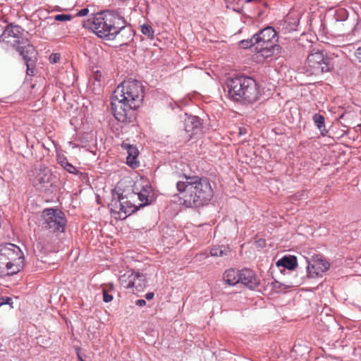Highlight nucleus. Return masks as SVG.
<instances>
[{
  "instance_id": "1",
  "label": "nucleus",
  "mask_w": 361,
  "mask_h": 361,
  "mask_svg": "<svg viewBox=\"0 0 361 361\" xmlns=\"http://www.w3.org/2000/svg\"><path fill=\"white\" fill-rule=\"evenodd\" d=\"M144 87L141 82L128 79L124 80L114 90L111 98V110L116 120L131 123L135 118V110L142 104Z\"/></svg>"
},
{
  "instance_id": "2",
  "label": "nucleus",
  "mask_w": 361,
  "mask_h": 361,
  "mask_svg": "<svg viewBox=\"0 0 361 361\" xmlns=\"http://www.w3.org/2000/svg\"><path fill=\"white\" fill-rule=\"evenodd\" d=\"M127 22L122 14L114 10H106L92 14L82 25L91 30L99 37L108 40H114L118 36L122 44L127 42L133 36V30L126 27Z\"/></svg>"
},
{
  "instance_id": "3",
  "label": "nucleus",
  "mask_w": 361,
  "mask_h": 361,
  "mask_svg": "<svg viewBox=\"0 0 361 361\" xmlns=\"http://www.w3.org/2000/svg\"><path fill=\"white\" fill-rule=\"evenodd\" d=\"M180 204L187 207H198L209 202L213 197L209 181L198 176H185L176 183Z\"/></svg>"
},
{
  "instance_id": "4",
  "label": "nucleus",
  "mask_w": 361,
  "mask_h": 361,
  "mask_svg": "<svg viewBox=\"0 0 361 361\" xmlns=\"http://www.w3.org/2000/svg\"><path fill=\"white\" fill-rule=\"evenodd\" d=\"M228 95L235 101L247 103L256 102L259 97L256 81L247 76L239 75L228 81Z\"/></svg>"
},
{
  "instance_id": "5",
  "label": "nucleus",
  "mask_w": 361,
  "mask_h": 361,
  "mask_svg": "<svg viewBox=\"0 0 361 361\" xmlns=\"http://www.w3.org/2000/svg\"><path fill=\"white\" fill-rule=\"evenodd\" d=\"M24 262V255L19 247L12 243L0 245V277L18 273Z\"/></svg>"
},
{
  "instance_id": "6",
  "label": "nucleus",
  "mask_w": 361,
  "mask_h": 361,
  "mask_svg": "<svg viewBox=\"0 0 361 361\" xmlns=\"http://www.w3.org/2000/svg\"><path fill=\"white\" fill-rule=\"evenodd\" d=\"M334 69L333 59L324 51H312L303 67L304 73L309 76H320Z\"/></svg>"
},
{
  "instance_id": "7",
  "label": "nucleus",
  "mask_w": 361,
  "mask_h": 361,
  "mask_svg": "<svg viewBox=\"0 0 361 361\" xmlns=\"http://www.w3.org/2000/svg\"><path fill=\"white\" fill-rule=\"evenodd\" d=\"M135 198V192L129 196L118 195V198L114 197L109 204L111 213L115 219H125L128 215L136 212L139 205L132 202Z\"/></svg>"
},
{
  "instance_id": "8",
  "label": "nucleus",
  "mask_w": 361,
  "mask_h": 361,
  "mask_svg": "<svg viewBox=\"0 0 361 361\" xmlns=\"http://www.w3.org/2000/svg\"><path fill=\"white\" fill-rule=\"evenodd\" d=\"M42 217L44 221L42 228L51 233L63 232L66 220L64 214L54 209H47L43 211Z\"/></svg>"
},
{
  "instance_id": "9",
  "label": "nucleus",
  "mask_w": 361,
  "mask_h": 361,
  "mask_svg": "<svg viewBox=\"0 0 361 361\" xmlns=\"http://www.w3.org/2000/svg\"><path fill=\"white\" fill-rule=\"evenodd\" d=\"M307 264V277L315 279L322 277V274L329 268V264L322 256H312L311 259H305Z\"/></svg>"
},
{
  "instance_id": "10",
  "label": "nucleus",
  "mask_w": 361,
  "mask_h": 361,
  "mask_svg": "<svg viewBox=\"0 0 361 361\" xmlns=\"http://www.w3.org/2000/svg\"><path fill=\"white\" fill-rule=\"evenodd\" d=\"M24 30L19 25L10 24L6 26L3 33L0 35V41L11 44L13 47L25 44L27 42V39H24Z\"/></svg>"
},
{
  "instance_id": "11",
  "label": "nucleus",
  "mask_w": 361,
  "mask_h": 361,
  "mask_svg": "<svg viewBox=\"0 0 361 361\" xmlns=\"http://www.w3.org/2000/svg\"><path fill=\"white\" fill-rule=\"evenodd\" d=\"M53 179L51 170L48 167L41 166L36 169L33 185L39 190L47 191L52 186Z\"/></svg>"
},
{
  "instance_id": "12",
  "label": "nucleus",
  "mask_w": 361,
  "mask_h": 361,
  "mask_svg": "<svg viewBox=\"0 0 361 361\" xmlns=\"http://www.w3.org/2000/svg\"><path fill=\"white\" fill-rule=\"evenodd\" d=\"M277 42L276 32L271 27H267L256 33L250 39V46H272Z\"/></svg>"
},
{
  "instance_id": "13",
  "label": "nucleus",
  "mask_w": 361,
  "mask_h": 361,
  "mask_svg": "<svg viewBox=\"0 0 361 361\" xmlns=\"http://www.w3.org/2000/svg\"><path fill=\"white\" fill-rule=\"evenodd\" d=\"M240 283L251 290L255 289L260 283L259 279L255 272L249 269L240 271Z\"/></svg>"
},
{
  "instance_id": "14",
  "label": "nucleus",
  "mask_w": 361,
  "mask_h": 361,
  "mask_svg": "<svg viewBox=\"0 0 361 361\" xmlns=\"http://www.w3.org/2000/svg\"><path fill=\"white\" fill-rule=\"evenodd\" d=\"M139 190L137 185L134 186L133 192H135V197L137 196L138 200L141 202L139 204L140 207L151 204L153 198V192L151 186L146 185L142 187V189Z\"/></svg>"
},
{
  "instance_id": "15",
  "label": "nucleus",
  "mask_w": 361,
  "mask_h": 361,
  "mask_svg": "<svg viewBox=\"0 0 361 361\" xmlns=\"http://www.w3.org/2000/svg\"><path fill=\"white\" fill-rule=\"evenodd\" d=\"M202 129V123L198 117L191 116H188L185 120V130L190 138L196 135L200 134Z\"/></svg>"
},
{
  "instance_id": "16",
  "label": "nucleus",
  "mask_w": 361,
  "mask_h": 361,
  "mask_svg": "<svg viewBox=\"0 0 361 361\" xmlns=\"http://www.w3.org/2000/svg\"><path fill=\"white\" fill-rule=\"evenodd\" d=\"M121 147L123 149L126 150L128 156H127V164L133 168L135 169L139 166V161H137V156L139 154V152L137 148L129 143L123 142L121 144Z\"/></svg>"
},
{
  "instance_id": "17",
  "label": "nucleus",
  "mask_w": 361,
  "mask_h": 361,
  "mask_svg": "<svg viewBox=\"0 0 361 361\" xmlns=\"http://www.w3.org/2000/svg\"><path fill=\"white\" fill-rule=\"evenodd\" d=\"M16 49L23 56L26 66L29 68V62L32 61V57L35 56V49L32 44L27 43L25 46L17 45Z\"/></svg>"
},
{
  "instance_id": "18",
  "label": "nucleus",
  "mask_w": 361,
  "mask_h": 361,
  "mask_svg": "<svg viewBox=\"0 0 361 361\" xmlns=\"http://www.w3.org/2000/svg\"><path fill=\"white\" fill-rule=\"evenodd\" d=\"M240 271L234 269L226 270L223 274L224 281L229 285L234 286L240 283Z\"/></svg>"
},
{
  "instance_id": "19",
  "label": "nucleus",
  "mask_w": 361,
  "mask_h": 361,
  "mask_svg": "<svg viewBox=\"0 0 361 361\" xmlns=\"http://www.w3.org/2000/svg\"><path fill=\"white\" fill-rule=\"evenodd\" d=\"M297 264V258L295 256L283 257L276 262L277 267H283L289 270H293Z\"/></svg>"
},
{
  "instance_id": "20",
  "label": "nucleus",
  "mask_w": 361,
  "mask_h": 361,
  "mask_svg": "<svg viewBox=\"0 0 361 361\" xmlns=\"http://www.w3.org/2000/svg\"><path fill=\"white\" fill-rule=\"evenodd\" d=\"M279 49V46L276 44H272L270 47L269 46H256L257 53L260 54V55L264 58H268L272 56L275 51H278Z\"/></svg>"
},
{
  "instance_id": "21",
  "label": "nucleus",
  "mask_w": 361,
  "mask_h": 361,
  "mask_svg": "<svg viewBox=\"0 0 361 361\" xmlns=\"http://www.w3.org/2000/svg\"><path fill=\"white\" fill-rule=\"evenodd\" d=\"M135 279L133 280V284H132V288H135L136 291H141L146 287L147 281L143 274L139 272H134Z\"/></svg>"
},
{
  "instance_id": "22",
  "label": "nucleus",
  "mask_w": 361,
  "mask_h": 361,
  "mask_svg": "<svg viewBox=\"0 0 361 361\" xmlns=\"http://www.w3.org/2000/svg\"><path fill=\"white\" fill-rule=\"evenodd\" d=\"M135 279L134 272L127 273L121 276L119 278L120 284L126 289L132 288L133 280Z\"/></svg>"
},
{
  "instance_id": "23",
  "label": "nucleus",
  "mask_w": 361,
  "mask_h": 361,
  "mask_svg": "<svg viewBox=\"0 0 361 361\" xmlns=\"http://www.w3.org/2000/svg\"><path fill=\"white\" fill-rule=\"evenodd\" d=\"M230 252L229 247L225 245L214 246L210 250L211 255L214 257L227 256Z\"/></svg>"
},
{
  "instance_id": "24",
  "label": "nucleus",
  "mask_w": 361,
  "mask_h": 361,
  "mask_svg": "<svg viewBox=\"0 0 361 361\" xmlns=\"http://www.w3.org/2000/svg\"><path fill=\"white\" fill-rule=\"evenodd\" d=\"M313 121L320 131L325 130L324 117L319 114L313 116Z\"/></svg>"
},
{
  "instance_id": "25",
  "label": "nucleus",
  "mask_w": 361,
  "mask_h": 361,
  "mask_svg": "<svg viewBox=\"0 0 361 361\" xmlns=\"http://www.w3.org/2000/svg\"><path fill=\"white\" fill-rule=\"evenodd\" d=\"M142 33L147 37L152 39L154 37V30L148 24H143L140 26Z\"/></svg>"
},
{
  "instance_id": "26",
  "label": "nucleus",
  "mask_w": 361,
  "mask_h": 361,
  "mask_svg": "<svg viewBox=\"0 0 361 361\" xmlns=\"http://www.w3.org/2000/svg\"><path fill=\"white\" fill-rule=\"evenodd\" d=\"M102 294H103V300L105 302H109L113 300V295L109 293V290H107L106 286L102 288Z\"/></svg>"
},
{
  "instance_id": "27",
  "label": "nucleus",
  "mask_w": 361,
  "mask_h": 361,
  "mask_svg": "<svg viewBox=\"0 0 361 361\" xmlns=\"http://www.w3.org/2000/svg\"><path fill=\"white\" fill-rule=\"evenodd\" d=\"M71 19L72 16L69 14H58L54 16V20L57 21H67Z\"/></svg>"
},
{
  "instance_id": "28",
  "label": "nucleus",
  "mask_w": 361,
  "mask_h": 361,
  "mask_svg": "<svg viewBox=\"0 0 361 361\" xmlns=\"http://www.w3.org/2000/svg\"><path fill=\"white\" fill-rule=\"evenodd\" d=\"M63 169L71 173L76 174L78 173V171L76 169V168L70 163L66 164V166Z\"/></svg>"
},
{
  "instance_id": "29",
  "label": "nucleus",
  "mask_w": 361,
  "mask_h": 361,
  "mask_svg": "<svg viewBox=\"0 0 361 361\" xmlns=\"http://www.w3.org/2000/svg\"><path fill=\"white\" fill-rule=\"evenodd\" d=\"M58 163L63 167H66V164H68L69 162L68 161L67 159L64 156H59L58 157Z\"/></svg>"
},
{
  "instance_id": "30",
  "label": "nucleus",
  "mask_w": 361,
  "mask_h": 361,
  "mask_svg": "<svg viewBox=\"0 0 361 361\" xmlns=\"http://www.w3.org/2000/svg\"><path fill=\"white\" fill-rule=\"evenodd\" d=\"M60 59L59 54H51L49 56V61L51 63H56Z\"/></svg>"
},
{
  "instance_id": "31",
  "label": "nucleus",
  "mask_w": 361,
  "mask_h": 361,
  "mask_svg": "<svg viewBox=\"0 0 361 361\" xmlns=\"http://www.w3.org/2000/svg\"><path fill=\"white\" fill-rule=\"evenodd\" d=\"M12 303V298L9 297H1L0 298V306L2 305H11Z\"/></svg>"
},
{
  "instance_id": "32",
  "label": "nucleus",
  "mask_w": 361,
  "mask_h": 361,
  "mask_svg": "<svg viewBox=\"0 0 361 361\" xmlns=\"http://www.w3.org/2000/svg\"><path fill=\"white\" fill-rule=\"evenodd\" d=\"M88 13H89V9L87 8H82V9L80 10L77 13L76 16H80V17L85 16H87L88 14Z\"/></svg>"
},
{
  "instance_id": "33",
  "label": "nucleus",
  "mask_w": 361,
  "mask_h": 361,
  "mask_svg": "<svg viewBox=\"0 0 361 361\" xmlns=\"http://www.w3.org/2000/svg\"><path fill=\"white\" fill-rule=\"evenodd\" d=\"M355 56L359 62H361V47L357 49L355 52Z\"/></svg>"
},
{
  "instance_id": "34",
  "label": "nucleus",
  "mask_w": 361,
  "mask_h": 361,
  "mask_svg": "<svg viewBox=\"0 0 361 361\" xmlns=\"http://www.w3.org/2000/svg\"><path fill=\"white\" fill-rule=\"evenodd\" d=\"M135 304L139 307H143L146 305V301L144 299H140L135 302Z\"/></svg>"
},
{
  "instance_id": "35",
  "label": "nucleus",
  "mask_w": 361,
  "mask_h": 361,
  "mask_svg": "<svg viewBox=\"0 0 361 361\" xmlns=\"http://www.w3.org/2000/svg\"><path fill=\"white\" fill-rule=\"evenodd\" d=\"M154 293L152 292L147 293L145 295V298L148 300L152 299L154 298Z\"/></svg>"
},
{
  "instance_id": "36",
  "label": "nucleus",
  "mask_w": 361,
  "mask_h": 361,
  "mask_svg": "<svg viewBox=\"0 0 361 361\" xmlns=\"http://www.w3.org/2000/svg\"><path fill=\"white\" fill-rule=\"evenodd\" d=\"M106 286H108V288H109L108 290H111L114 288V284L113 283H109V284L106 285Z\"/></svg>"
},
{
  "instance_id": "37",
  "label": "nucleus",
  "mask_w": 361,
  "mask_h": 361,
  "mask_svg": "<svg viewBox=\"0 0 361 361\" xmlns=\"http://www.w3.org/2000/svg\"><path fill=\"white\" fill-rule=\"evenodd\" d=\"M27 68H28V67L27 66ZM27 74H30L29 72L33 73V71H31L30 68H29V70H28V68H27Z\"/></svg>"
},
{
  "instance_id": "38",
  "label": "nucleus",
  "mask_w": 361,
  "mask_h": 361,
  "mask_svg": "<svg viewBox=\"0 0 361 361\" xmlns=\"http://www.w3.org/2000/svg\"><path fill=\"white\" fill-rule=\"evenodd\" d=\"M27 68H28V67L27 66ZM27 74H30L29 72L33 73V71H31L30 68H29V70H28V68H27Z\"/></svg>"
},
{
  "instance_id": "39",
  "label": "nucleus",
  "mask_w": 361,
  "mask_h": 361,
  "mask_svg": "<svg viewBox=\"0 0 361 361\" xmlns=\"http://www.w3.org/2000/svg\"><path fill=\"white\" fill-rule=\"evenodd\" d=\"M78 357H79V359L80 360V361H85V360H83L82 359V357H80L79 355H78Z\"/></svg>"
},
{
  "instance_id": "40",
  "label": "nucleus",
  "mask_w": 361,
  "mask_h": 361,
  "mask_svg": "<svg viewBox=\"0 0 361 361\" xmlns=\"http://www.w3.org/2000/svg\"><path fill=\"white\" fill-rule=\"evenodd\" d=\"M252 0H246V2H250Z\"/></svg>"
}]
</instances>
